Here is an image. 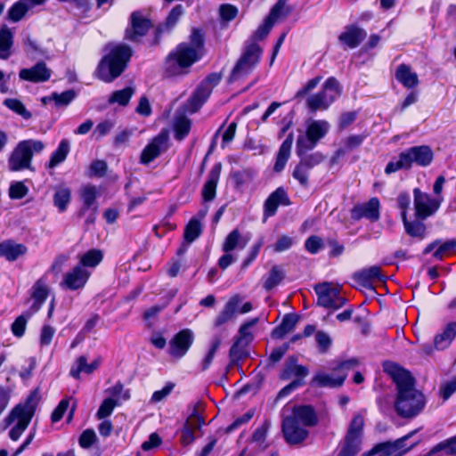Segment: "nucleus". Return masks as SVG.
I'll return each mask as SVG.
<instances>
[{
  "instance_id": "6ab92c4d",
  "label": "nucleus",
  "mask_w": 456,
  "mask_h": 456,
  "mask_svg": "<svg viewBox=\"0 0 456 456\" xmlns=\"http://www.w3.org/2000/svg\"><path fill=\"white\" fill-rule=\"evenodd\" d=\"M12 171L28 168V141H21L12 152L8 160Z\"/></svg>"
},
{
  "instance_id": "1a4fd4ad",
  "label": "nucleus",
  "mask_w": 456,
  "mask_h": 456,
  "mask_svg": "<svg viewBox=\"0 0 456 456\" xmlns=\"http://www.w3.org/2000/svg\"><path fill=\"white\" fill-rule=\"evenodd\" d=\"M4 428L12 426L9 436L16 441L28 426V398L17 404L4 419Z\"/></svg>"
},
{
  "instance_id": "9b49d317",
  "label": "nucleus",
  "mask_w": 456,
  "mask_h": 456,
  "mask_svg": "<svg viewBox=\"0 0 456 456\" xmlns=\"http://www.w3.org/2000/svg\"><path fill=\"white\" fill-rule=\"evenodd\" d=\"M330 124L325 120H314L306 127L305 134H300L296 145L299 151L313 150L329 132Z\"/></svg>"
},
{
  "instance_id": "ddd939ff",
  "label": "nucleus",
  "mask_w": 456,
  "mask_h": 456,
  "mask_svg": "<svg viewBox=\"0 0 456 456\" xmlns=\"http://www.w3.org/2000/svg\"><path fill=\"white\" fill-rule=\"evenodd\" d=\"M151 26V21L144 17L142 12H133L130 15L129 26L125 30V39L139 42L148 33Z\"/></svg>"
},
{
  "instance_id": "680f3d73",
  "label": "nucleus",
  "mask_w": 456,
  "mask_h": 456,
  "mask_svg": "<svg viewBox=\"0 0 456 456\" xmlns=\"http://www.w3.org/2000/svg\"><path fill=\"white\" fill-rule=\"evenodd\" d=\"M4 104L15 113L22 116L23 118H27L28 117V113L27 112L25 105L17 99H5L4 101Z\"/></svg>"
},
{
  "instance_id": "052dcab7",
  "label": "nucleus",
  "mask_w": 456,
  "mask_h": 456,
  "mask_svg": "<svg viewBox=\"0 0 456 456\" xmlns=\"http://www.w3.org/2000/svg\"><path fill=\"white\" fill-rule=\"evenodd\" d=\"M315 340L317 343L318 350L321 354L327 353L332 343L330 335L322 330L316 332Z\"/></svg>"
},
{
  "instance_id": "f03ea898",
  "label": "nucleus",
  "mask_w": 456,
  "mask_h": 456,
  "mask_svg": "<svg viewBox=\"0 0 456 456\" xmlns=\"http://www.w3.org/2000/svg\"><path fill=\"white\" fill-rule=\"evenodd\" d=\"M205 44L204 33L193 28L189 43H181L168 53L165 61V71L168 76H178L187 73L188 69L197 62L203 55Z\"/></svg>"
},
{
  "instance_id": "f3484780",
  "label": "nucleus",
  "mask_w": 456,
  "mask_h": 456,
  "mask_svg": "<svg viewBox=\"0 0 456 456\" xmlns=\"http://www.w3.org/2000/svg\"><path fill=\"white\" fill-rule=\"evenodd\" d=\"M379 199L373 197L365 203L354 205L350 212L351 218L355 221L366 218L371 222H376L379 219Z\"/></svg>"
},
{
  "instance_id": "0e129e2a",
  "label": "nucleus",
  "mask_w": 456,
  "mask_h": 456,
  "mask_svg": "<svg viewBox=\"0 0 456 456\" xmlns=\"http://www.w3.org/2000/svg\"><path fill=\"white\" fill-rule=\"evenodd\" d=\"M270 427L271 421L269 419H265L264 423L254 431L252 441L262 444L265 441Z\"/></svg>"
},
{
  "instance_id": "c9c22d12",
  "label": "nucleus",
  "mask_w": 456,
  "mask_h": 456,
  "mask_svg": "<svg viewBox=\"0 0 456 456\" xmlns=\"http://www.w3.org/2000/svg\"><path fill=\"white\" fill-rule=\"evenodd\" d=\"M456 337V322H450L446 325L444 331L437 334L434 338V346L437 350H443L449 346L453 338Z\"/></svg>"
},
{
  "instance_id": "5fc2aeb1",
  "label": "nucleus",
  "mask_w": 456,
  "mask_h": 456,
  "mask_svg": "<svg viewBox=\"0 0 456 456\" xmlns=\"http://www.w3.org/2000/svg\"><path fill=\"white\" fill-rule=\"evenodd\" d=\"M197 429L193 422L186 419L181 430V443L183 445L186 446L194 442L196 439L194 431Z\"/></svg>"
},
{
  "instance_id": "49530a36",
  "label": "nucleus",
  "mask_w": 456,
  "mask_h": 456,
  "mask_svg": "<svg viewBox=\"0 0 456 456\" xmlns=\"http://www.w3.org/2000/svg\"><path fill=\"white\" fill-rule=\"evenodd\" d=\"M28 9V6L26 0H20L8 10L6 19L10 21L17 22L24 17Z\"/></svg>"
},
{
  "instance_id": "4468645a",
  "label": "nucleus",
  "mask_w": 456,
  "mask_h": 456,
  "mask_svg": "<svg viewBox=\"0 0 456 456\" xmlns=\"http://www.w3.org/2000/svg\"><path fill=\"white\" fill-rule=\"evenodd\" d=\"M194 341V333L190 329H183L169 341L168 354L176 359L186 354Z\"/></svg>"
},
{
  "instance_id": "473e14b6",
  "label": "nucleus",
  "mask_w": 456,
  "mask_h": 456,
  "mask_svg": "<svg viewBox=\"0 0 456 456\" xmlns=\"http://www.w3.org/2000/svg\"><path fill=\"white\" fill-rule=\"evenodd\" d=\"M49 295V288L43 279H39L33 286V292L30 298L34 300L30 311L37 312L41 305L45 301Z\"/></svg>"
},
{
  "instance_id": "774afa93",
  "label": "nucleus",
  "mask_w": 456,
  "mask_h": 456,
  "mask_svg": "<svg viewBox=\"0 0 456 456\" xmlns=\"http://www.w3.org/2000/svg\"><path fill=\"white\" fill-rule=\"evenodd\" d=\"M28 189L22 182H14L9 188V196L12 200H19L27 194Z\"/></svg>"
},
{
  "instance_id": "3c124183",
  "label": "nucleus",
  "mask_w": 456,
  "mask_h": 456,
  "mask_svg": "<svg viewBox=\"0 0 456 456\" xmlns=\"http://www.w3.org/2000/svg\"><path fill=\"white\" fill-rule=\"evenodd\" d=\"M134 93V89L129 86L122 90L115 91L110 97L109 102H118L121 106H126Z\"/></svg>"
},
{
  "instance_id": "6e6552de",
  "label": "nucleus",
  "mask_w": 456,
  "mask_h": 456,
  "mask_svg": "<svg viewBox=\"0 0 456 456\" xmlns=\"http://www.w3.org/2000/svg\"><path fill=\"white\" fill-rule=\"evenodd\" d=\"M317 295V305L338 310L346 305L347 299L340 295V289L331 282L318 283L314 288Z\"/></svg>"
},
{
  "instance_id": "423d86ee",
  "label": "nucleus",
  "mask_w": 456,
  "mask_h": 456,
  "mask_svg": "<svg viewBox=\"0 0 456 456\" xmlns=\"http://www.w3.org/2000/svg\"><path fill=\"white\" fill-rule=\"evenodd\" d=\"M342 88L338 79L330 77L325 81L322 89L319 93L311 95L307 99V106L311 111L326 110L340 96Z\"/></svg>"
},
{
  "instance_id": "0eeeda50",
  "label": "nucleus",
  "mask_w": 456,
  "mask_h": 456,
  "mask_svg": "<svg viewBox=\"0 0 456 456\" xmlns=\"http://www.w3.org/2000/svg\"><path fill=\"white\" fill-rule=\"evenodd\" d=\"M363 427V416L355 414L349 424L344 444L338 456H355L360 452Z\"/></svg>"
},
{
  "instance_id": "ea45409f",
  "label": "nucleus",
  "mask_w": 456,
  "mask_h": 456,
  "mask_svg": "<svg viewBox=\"0 0 456 456\" xmlns=\"http://www.w3.org/2000/svg\"><path fill=\"white\" fill-rule=\"evenodd\" d=\"M70 151V143L67 139H62L57 149L52 153L50 160L47 164L49 168H53L62 163Z\"/></svg>"
},
{
  "instance_id": "bf43d9fd",
  "label": "nucleus",
  "mask_w": 456,
  "mask_h": 456,
  "mask_svg": "<svg viewBox=\"0 0 456 456\" xmlns=\"http://www.w3.org/2000/svg\"><path fill=\"white\" fill-rule=\"evenodd\" d=\"M323 248L324 241L317 235H311L305 242V248L311 254H317Z\"/></svg>"
},
{
  "instance_id": "37998d69",
  "label": "nucleus",
  "mask_w": 456,
  "mask_h": 456,
  "mask_svg": "<svg viewBox=\"0 0 456 456\" xmlns=\"http://www.w3.org/2000/svg\"><path fill=\"white\" fill-rule=\"evenodd\" d=\"M223 338V332L214 335L211 338L209 349L202 361V370H208L211 365L215 354L222 344Z\"/></svg>"
},
{
  "instance_id": "e2e57ef3",
  "label": "nucleus",
  "mask_w": 456,
  "mask_h": 456,
  "mask_svg": "<svg viewBox=\"0 0 456 456\" xmlns=\"http://www.w3.org/2000/svg\"><path fill=\"white\" fill-rule=\"evenodd\" d=\"M264 245V239H259L249 249L248 256L243 260L241 269H246L257 256L260 248Z\"/></svg>"
},
{
  "instance_id": "603ef678",
  "label": "nucleus",
  "mask_w": 456,
  "mask_h": 456,
  "mask_svg": "<svg viewBox=\"0 0 456 456\" xmlns=\"http://www.w3.org/2000/svg\"><path fill=\"white\" fill-rule=\"evenodd\" d=\"M118 405V399H115L113 397H108L104 399L96 412V417L99 419H103L109 417L112 413L114 408Z\"/></svg>"
},
{
  "instance_id": "39448f33",
  "label": "nucleus",
  "mask_w": 456,
  "mask_h": 456,
  "mask_svg": "<svg viewBox=\"0 0 456 456\" xmlns=\"http://www.w3.org/2000/svg\"><path fill=\"white\" fill-rule=\"evenodd\" d=\"M261 55L262 49L257 44H248L233 67L228 82L232 83L248 76L259 63Z\"/></svg>"
},
{
  "instance_id": "dca6fc26",
  "label": "nucleus",
  "mask_w": 456,
  "mask_h": 456,
  "mask_svg": "<svg viewBox=\"0 0 456 456\" xmlns=\"http://www.w3.org/2000/svg\"><path fill=\"white\" fill-rule=\"evenodd\" d=\"M281 430L285 441L289 444H298L304 442L308 436V431L301 428L295 418L286 417L282 420Z\"/></svg>"
},
{
  "instance_id": "5701e85b",
  "label": "nucleus",
  "mask_w": 456,
  "mask_h": 456,
  "mask_svg": "<svg viewBox=\"0 0 456 456\" xmlns=\"http://www.w3.org/2000/svg\"><path fill=\"white\" fill-rule=\"evenodd\" d=\"M297 362V358L296 356H289L286 360L284 368L280 373V379L281 380H289L292 376H295L296 379H301L304 380V378L308 376V368L303 365H298Z\"/></svg>"
},
{
  "instance_id": "a18cd8bd",
  "label": "nucleus",
  "mask_w": 456,
  "mask_h": 456,
  "mask_svg": "<svg viewBox=\"0 0 456 456\" xmlns=\"http://www.w3.org/2000/svg\"><path fill=\"white\" fill-rule=\"evenodd\" d=\"M191 126V122L187 117H177L174 122L175 138L177 141L183 140L189 134Z\"/></svg>"
},
{
  "instance_id": "b1692460",
  "label": "nucleus",
  "mask_w": 456,
  "mask_h": 456,
  "mask_svg": "<svg viewBox=\"0 0 456 456\" xmlns=\"http://www.w3.org/2000/svg\"><path fill=\"white\" fill-rule=\"evenodd\" d=\"M366 36L367 33L363 28L355 25H349L339 35L338 40L350 48H356L364 40Z\"/></svg>"
},
{
  "instance_id": "72a5a7b5",
  "label": "nucleus",
  "mask_w": 456,
  "mask_h": 456,
  "mask_svg": "<svg viewBox=\"0 0 456 456\" xmlns=\"http://www.w3.org/2000/svg\"><path fill=\"white\" fill-rule=\"evenodd\" d=\"M101 359L98 358L93 361L91 363H87V358L85 355L79 356L76 363L70 369V375L74 379H79L80 373L85 372L86 374L93 373L100 365Z\"/></svg>"
},
{
  "instance_id": "e433bc0d",
  "label": "nucleus",
  "mask_w": 456,
  "mask_h": 456,
  "mask_svg": "<svg viewBox=\"0 0 456 456\" xmlns=\"http://www.w3.org/2000/svg\"><path fill=\"white\" fill-rule=\"evenodd\" d=\"M297 322V316L293 314L284 315L281 324L277 326L272 332L273 338L281 339L286 334L291 332Z\"/></svg>"
},
{
  "instance_id": "4be33fe9",
  "label": "nucleus",
  "mask_w": 456,
  "mask_h": 456,
  "mask_svg": "<svg viewBox=\"0 0 456 456\" xmlns=\"http://www.w3.org/2000/svg\"><path fill=\"white\" fill-rule=\"evenodd\" d=\"M89 277V273L80 265L75 266L64 276L62 285L70 290H76L85 286Z\"/></svg>"
},
{
  "instance_id": "2f4dec72",
  "label": "nucleus",
  "mask_w": 456,
  "mask_h": 456,
  "mask_svg": "<svg viewBox=\"0 0 456 456\" xmlns=\"http://www.w3.org/2000/svg\"><path fill=\"white\" fill-rule=\"evenodd\" d=\"M293 143V134L290 133L281 143L273 167V170L277 173L281 172L289 158L290 151Z\"/></svg>"
},
{
  "instance_id": "4c0bfd02",
  "label": "nucleus",
  "mask_w": 456,
  "mask_h": 456,
  "mask_svg": "<svg viewBox=\"0 0 456 456\" xmlns=\"http://www.w3.org/2000/svg\"><path fill=\"white\" fill-rule=\"evenodd\" d=\"M311 150H304L303 151H299L297 146L296 145V152L300 159L299 163L308 171L321 164L325 159L321 152L316 151L314 153H308Z\"/></svg>"
},
{
  "instance_id": "c03bdc74",
  "label": "nucleus",
  "mask_w": 456,
  "mask_h": 456,
  "mask_svg": "<svg viewBox=\"0 0 456 456\" xmlns=\"http://www.w3.org/2000/svg\"><path fill=\"white\" fill-rule=\"evenodd\" d=\"M285 278V273L279 265H274L269 272L268 277L264 282V289L267 291L272 290L279 285Z\"/></svg>"
},
{
  "instance_id": "4d7b16f0",
  "label": "nucleus",
  "mask_w": 456,
  "mask_h": 456,
  "mask_svg": "<svg viewBox=\"0 0 456 456\" xmlns=\"http://www.w3.org/2000/svg\"><path fill=\"white\" fill-rule=\"evenodd\" d=\"M240 240V232L238 229L232 231L225 238L222 249L224 253L232 251L238 247Z\"/></svg>"
},
{
  "instance_id": "20e7f679",
  "label": "nucleus",
  "mask_w": 456,
  "mask_h": 456,
  "mask_svg": "<svg viewBox=\"0 0 456 456\" xmlns=\"http://www.w3.org/2000/svg\"><path fill=\"white\" fill-rule=\"evenodd\" d=\"M433 159L434 152L428 145L412 146L402 151L397 160L388 162L385 173L389 175L401 169L409 170L413 165L426 167Z\"/></svg>"
},
{
  "instance_id": "c756f323",
  "label": "nucleus",
  "mask_w": 456,
  "mask_h": 456,
  "mask_svg": "<svg viewBox=\"0 0 456 456\" xmlns=\"http://www.w3.org/2000/svg\"><path fill=\"white\" fill-rule=\"evenodd\" d=\"M402 221L404 225L405 232L408 235L413 238H418L422 240L425 238L427 233V227L423 221L425 219H415L413 221H409L407 218L406 213H401Z\"/></svg>"
},
{
  "instance_id": "338daca9",
  "label": "nucleus",
  "mask_w": 456,
  "mask_h": 456,
  "mask_svg": "<svg viewBox=\"0 0 456 456\" xmlns=\"http://www.w3.org/2000/svg\"><path fill=\"white\" fill-rule=\"evenodd\" d=\"M380 453V456H390L395 454L392 441H387L376 444L370 451V454Z\"/></svg>"
},
{
  "instance_id": "aec40b11",
  "label": "nucleus",
  "mask_w": 456,
  "mask_h": 456,
  "mask_svg": "<svg viewBox=\"0 0 456 456\" xmlns=\"http://www.w3.org/2000/svg\"><path fill=\"white\" fill-rule=\"evenodd\" d=\"M289 206L290 200L286 191L282 187L277 188L265 200L264 205V216L265 217L273 216L276 214L279 205Z\"/></svg>"
},
{
  "instance_id": "69168bd1",
  "label": "nucleus",
  "mask_w": 456,
  "mask_h": 456,
  "mask_svg": "<svg viewBox=\"0 0 456 456\" xmlns=\"http://www.w3.org/2000/svg\"><path fill=\"white\" fill-rule=\"evenodd\" d=\"M456 248V240L452 239L442 243L433 253V256L437 260H442L444 255Z\"/></svg>"
},
{
  "instance_id": "13d9d810",
  "label": "nucleus",
  "mask_w": 456,
  "mask_h": 456,
  "mask_svg": "<svg viewBox=\"0 0 456 456\" xmlns=\"http://www.w3.org/2000/svg\"><path fill=\"white\" fill-rule=\"evenodd\" d=\"M76 97V92L73 89L67 90L61 94L53 93V99L56 106H67Z\"/></svg>"
},
{
  "instance_id": "c85d7f7f",
  "label": "nucleus",
  "mask_w": 456,
  "mask_h": 456,
  "mask_svg": "<svg viewBox=\"0 0 456 456\" xmlns=\"http://www.w3.org/2000/svg\"><path fill=\"white\" fill-rule=\"evenodd\" d=\"M101 192L95 185L86 184L79 191V197L82 201L80 208L84 211L91 208H98L96 200L100 197Z\"/></svg>"
},
{
  "instance_id": "bb28decb",
  "label": "nucleus",
  "mask_w": 456,
  "mask_h": 456,
  "mask_svg": "<svg viewBox=\"0 0 456 456\" xmlns=\"http://www.w3.org/2000/svg\"><path fill=\"white\" fill-rule=\"evenodd\" d=\"M26 252L27 247L24 244L16 243L12 240H6L0 243V257H4L7 261H15Z\"/></svg>"
},
{
  "instance_id": "f704fd0d",
  "label": "nucleus",
  "mask_w": 456,
  "mask_h": 456,
  "mask_svg": "<svg viewBox=\"0 0 456 456\" xmlns=\"http://www.w3.org/2000/svg\"><path fill=\"white\" fill-rule=\"evenodd\" d=\"M395 78L406 88H413L419 84L418 75L411 72L410 66L403 63L397 67Z\"/></svg>"
},
{
  "instance_id": "f257e3e1",
  "label": "nucleus",
  "mask_w": 456,
  "mask_h": 456,
  "mask_svg": "<svg viewBox=\"0 0 456 456\" xmlns=\"http://www.w3.org/2000/svg\"><path fill=\"white\" fill-rule=\"evenodd\" d=\"M396 385L397 396L395 409L403 418L411 419L419 414L426 405L425 395L415 388V379L409 371L397 365H391L390 369L385 365Z\"/></svg>"
},
{
  "instance_id": "cd10ccee",
  "label": "nucleus",
  "mask_w": 456,
  "mask_h": 456,
  "mask_svg": "<svg viewBox=\"0 0 456 456\" xmlns=\"http://www.w3.org/2000/svg\"><path fill=\"white\" fill-rule=\"evenodd\" d=\"M289 418H295L297 423H302L305 427H314L317 424L318 419L314 408L310 405L295 406L292 415Z\"/></svg>"
},
{
  "instance_id": "2eb2a0df",
  "label": "nucleus",
  "mask_w": 456,
  "mask_h": 456,
  "mask_svg": "<svg viewBox=\"0 0 456 456\" xmlns=\"http://www.w3.org/2000/svg\"><path fill=\"white\" fill-rule=\"evenodd\" d=\"M167 134L164 132L159 133L142 150L140 156V162L143 165H148L160 156V154L167 149Z\"/></svg>"
},
{
  "instance_id": "412c9836",
  "label": "nucleus",
  "mask_w": 456,
  "mask_h": 456,
  "mask_svg": "<svg viewBox=\"0 0 456 456\" xmlns=\"http://www.w3.org/2000/svg\"><path fill=\"white\" fill-rule=\"evenodd\" d=\"M183 14L184 8L182 4H176L172 8L165 21L160 23L156 28L154 45H158L159 43L160 37L163 33L169 32L175 27Z\"/></svg>"
},
{
  "instance_id": "9d476101",
  "label": "nucleus",
  "mask_w": 456,
  "mask_h": 456,
  "mask_svg": "<svg viewBox=\"0 0 456 456\" xmlns=\"http://www.w3.org/2000/svg\"><path fill=\"white\" fill-rule=\"evenodd\" d=\"M222 76L219 73H211L198 86L192 95L187 101V110L197 112L212 93L213 88L219 84Z\"/></svg>"
},
{
  "instance_id": "f8f14e48",
  "label": "nucleus",
  "mask_w": 456,
  "mask_h": 456,
  "mask_svg": "<svg viewBox=\"0 0 456 456\" xmlns=\"http://www.w3.org/2000/svg\"><path fill=\"white\" fill-rule=\"evenodd\" d=\"M442 198H433L428 193L423 192L419 188L413 190V205L415 217L427 219L433 216L440 208Z\"/></svg>"
},
{
  "instance_id": "79ce46f5",
  "label": "nucleus",
  "mask_w": 456,
  "mask_h": 456,
  "mask_svg": "<svg viewBox=\"0 0 456 456\" xmlns=\"http://www.w3.org/2000/svg\"><path fill=\"white\" fill-rule=\"evenodd\" d=\"M51 75L52 70L47 68L43 61H38L34 66L30 67V82L42 83L48 81Z\"/></svg>"
},
{
  "instance_id": "58836bf2",
  "label": "nucleus",
  "mask_w": 456,
  "mask_h": 456,
  "mask_svg": "<svg viewBox=\"0 0 456 456\" xmlns=\"http://www.w3.org/2000/svg\"><path fill=\"white\" fill-rule=\"evenodd\" d=\"M71 200V191L66 185H57L54 187L53 203L60 212H64Z\"/></svg>"
},
{
  "instance_id": "7ed1b4c3",
  "label": "nucleus",
  "mask_w": 456,
  "mask_h": 456,
  "mask_svg": "<svg viewBox=\"0 0 456 456\" xmlns=\"http://www.w3.org/2000/svg\"><path fill=\"white\" fill-rule=\"evenodd\" d=\"M105 54L97 68L98 77L106 83L118 78L126 69L133 56V49L126 44H109Z\"/></svg>"
},
{
  "instance_id": "393cba45",
  "label": "nucleus",
  "mask_w": 456,
  "mask_h": 456,
  "mask_svg": "<svg viewBox=\"0 0 456 456\" xmlns=\"http://www.w3.org/2000/svg\"><path fill=\"white\" fill-rule=\"evenodd\" d=\"M221 169V163H216L209 171L208 180L202 188V198L205 201H211L216 198V186L219 181Z\"/></svg>"
},
{
  "instance_id": "a19ab883",
  "label": "nucleus",
  "mask_w": 456,
  "mask_h": 456,
  "mask_svg": "<svg viewBox=\"0 0 456 456\" xmlns=\"http://www.w3.org/2000/svg\"><path fill=\"white\" fill-rule=\"evenodd\" d=\"M13 35L11 29L3 25L0 28V59L6 60L11 55Z\"/></svg>"
},
{
  "instance_id": "a878e982",
  "label": "nucleus",
  "mask_w": 456,
  "mask_h": 456,
  "mask_svg": "<svg viewBox=\"0 0 456 456\" xmlns=\"http://www.w3.org/2000/svg\"><path fill=\"white\" fill-rule=\"evenodd\" d=\"M240 302L241 298L239 295L232 297L224 305V309L216 317L214 321V326L216 328L221 327L227 322L232 320L236 312L238 311Z\"/></svg>"
},
{
  "instance_id": "7c9ffc66",
  "label": "nucleus",
  "mask_w": 456,
  "mask_h": 456,
  "mask_svg": "<svg viewBox=\"0 0 456 456\" xmlns=\"http://www.w3.org/2000/svg\"><path fill=\"white\" fill-rule=\"evenodd\" d=\"M346 378V373H342L338 377H333L330 374L319 372L312 379V385H315L319 387H339L344 384Z\"/></svg>"
},
{
  "instance_id": "de8ad7c7",
  "label": "nucleus",
  "mask_w": 456,
  "mask_h": 456,
  "mask_svg": "<svg viewBox=\"0 0 456 456\" xmlns=\"http://www.w3.org/2000/svg\"><path fill=\"white\" fill-rule=\"evenodd\" d=\"M201 224L197 218H191L185 226L183 238L186 243H191L201 234Z\"/></svg>"
},
{
  "instance_id": "09e8293b",
  "label": "nucleus",
  "mask_w": 456,
  "mask_h": 456,
  "mask_svg": "<svg viewBox=\"0 0 456 456\" xmlns=\"http://www.w3.org/2000/svg\"><path fill=\"white\" fill-rule=\"evenodd\" d=\"M418 431V429H415L413 431H411L407 435L403 436V437L392 441L395 454L401 456L403 453L407 452L419 444V442H416L410 446L406 445V441L411 438Z\"/></svg>"
},
{
  "instance_id": "8fccbe9b",
  "label": "nucleus",
  "mask_w": 456,
  "mask_h": 456,
  "mask_svg": "<svg viewBox=\"0 0 456 456\" xmlns=\"http://www.w3.org/2000/svg\"><path fill=\"white\" fill-rule=\"evenodd\" d=\"M103 255L102 252L99 249H90L86 254L82 256L80 258V265L83 268L84 266L87 267H95L97 265L101 263L102 260Z\"/></svg>"
},
{
  "instance_id": "6e6d98bb",
  "label": "nucleus",
  "mask_w": 456,
  "mask_h": 456,
  "mask_svg": "<svg viewBox=\"0 0 456 456\" xmlns=\"http://www.w3.org/2000/svg\"><path fill=\"white\" fill-rule=\"evenodd\" d=\"M309 172L298 162L292 172V176L302 187L307 188L309 186Z\"/></svg>"
},
{
  "instance_id": "a211bd4d",
  "label": "nucleus",
  "mask_w": 456,
  "mask_h": 456,
  "mask_svg": "<svg viewBox=\"0 0 456 456\" xmlns=\"http://www.w3.org/2000/svg\"><path fill=\"white\" fill-rule=\"evenodd\" d=\"M353 279L361 286L366 289H373L372 282L385 281L386 276L382 273L381 268L372 265L363 268L353 274Z\"/></svg>"
},
{
  "instance_id": "864d4df0",
  "label": "nucleus",
  "mask_w": 456,
  "mask_h": 456,
  "mask_svg": "<svg viewBox=\"0 0 456 456\" xmlns=\"http://www.w3.org/2000/svg\"><path fill=\"white\" fill-rule=\"evenodd\" d=\"M255 172L251 168H244L242 170L234 171L231 174V177L236 187H240L241 185L252 181Z\"/></svg>"
}]
</instances>
